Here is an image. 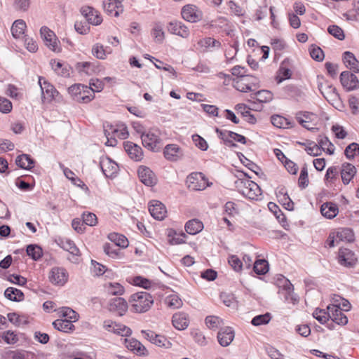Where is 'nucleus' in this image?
<instances>
[{"mask_svg": "<svg viewBox=\"0 0 359 359\" xmlns=\"http://www.w3.org/2000/svg\"><path fill=\"white\" fill-rule=\"evenodd\" d=\"M130 310L135 313H144L147 311L153 304L154 299L150 294L147 292H139L130 296Z\"/></svg>", "mask_w": 359, "mask_h": 359, "instance_id": "nucleus-1", "label": "nucleus"}, {"mask_svg": "<svg viewBox=\"0 0 359 359\" xmlns=\"http://www.w3.org/2000/svg\"><path fill=\"white\" fill-rule=\"evenodd\" d=\"M235 187L243 196L250 200H257L261 196V189L257 183L249 179H238Z\"/></svg>", "mask_w": 359, "mask_h": 359, "instance_id": "nucleus-2", "label": "nucleus"}, {"mask_svg": "<svg viewBox=\"0 0 359 359\" xmlns=\"http://www.w3.org/2000/svg\"><path fill=\"white\" fill-rule=\"evenodd\" d=\"M143 146L150 151L158 152L163 147L161 132L158 128H151L141 135Z\"/></svg>", "mask_w": 359, "mask_h": 359, "instance_id": "nucleus-3", "label": "nucleus"}, {"mask_svg": "<svg viewBox=\"0 0 359 359\" xmlns=\"http://www.w3.org/2000/svg\"><path fill=\"white\" fill-rule=\"evenodd\" d=\"M68 93L78 102L88 103L93 99L92 88L80 83L69 87Z\"/></svg>", "mask_w": 359, "mask_h": 359, "instance_id": "nucleus-4", "label": "nucleus"}, {"mask_svg": "<svg viewBox=\"0 0 359 359\" xmlns=\"http://www.w3.org/2000/svg\"><path fill=\"white\" fill-rule=\"evenodd\" d=\"M189 189L192 191H202L212 185L202 172L191 173L187 178Z\"/></svg>", "mask_w": 359, "mask_h": 359, "instance_id": "nucleus-5", "label": "nucleus"}, {"mask_svg": "<svg viewBox=\"0 0 359 359\" xmlns=\"http://www.w3.org/2000/svg\"><path fill=\"white\" fill-rule=\"evenodd\" d=\"M184 20L189 22H196L203 18L202 12L194 5L188 4L184 6L181 12Z\"/></svg>", "mask_w": 359, "mask_h": 359, "instance_id": "nucleus-6", "label": "nucleus"}, {"mask_svg": "<svg viewBox=\"0 0 359 359\" xmlns=\"http://www.w3.org/2000/svg\"><path fill=\"white\" fill-rule=\"evenodd\" d=\"M41 38L46 46L54 52H60V48L57 45V40L55 33L47 27H42L40 29Z\"/></svg>", "mask_w": 359, "mask_h": 359, "instance_id": "nucleus-7", "label": "nucleus"}, {"mask_svg": "<svg viewBox=\"0 0 359 359\" xmlns=\"http://www.w3.org/2000/svg\"><path fill=\"white\" fill-rule=\"evenodd\" d=\"M340 81L344 88L347 90H354L359 88V81L357 76L348 71L341 72Z\"/></svg>", "mask_w": 359, "mask_h": 359, "instance_id": "nucleus-8", "label": "nucleus"}, {"mask_svg": "<svg viewBox=\"0 0 359 359\" xmlns=\"http://www.w3.org/2000/svg\"><path fill=\"white\" fill-rule=\"evenodd\" d=\"M142 332L143 333L144 337L152 344L159 347H164L166 348L171 347V342L165 337L156 334L154 332L150 330H142Z\"/></svg>", "mask_w": 359, "mask_h": 359, "instance_id": "nucleus-9", "label": "nucleus"}, {"mask_svg": "<svg viewBox=\"0 0 359 359\" xmlns=\"http://www.w3.org/2000/svg\"><path fill=\"white\" fill-rule=\"evenodd\" d=\"M100 166L107 177H113L118 169L117 163L107 156L100 158Z\"/></svg>", "mask_w": 359, "mask_h": 359, "instance_id": "nucleus-10", "label": "nucleus"}, {"mask_svg": "<svg viewBox=\"0 0 359 359\" xmlns=\"http://www.w3.org/2000/svg\"><path fill=\"white\" fill-rule=\"evenodd\" d=\"M167 29L170 34L177 35L184 39L188 38L190 34L189 28L180 21L170 22Z\"/></svg>", "mask_w": 359, "mask_h": 359, "instance_id": "nucleus-11", "label": "nucleus"}, {"mask_svg": "<svg viewBox=\"0 0 359 359\" xmlns=\"http://www.w3.org/2000/svg\"><path fill=\"white\" fill-rule=\"evenodd\" d=\"M327 310L329 311L330 318L332 322L339 325H345L348 323V318L342 312V310L339 306L335 305H329L327 307Z\"/></svg>", "mask_w": 359, "mask_h": 359, "instance_id": "nucleus-12", "label": "nucleus"}, {"mask_svg": "<svg viewBox=\"0 0 359 359\" xmlns=\"http://www.w3.org/2000/svg\"><path fill=\"white\" fill-rule=\"evenodd\" d=\"M39 83L42 93V100L50 102L58 95V92L55 87L46 81L41 82V78L39 77Z\"/></svg>", "mask_w": 359, "mask_h": 359, "instance_id": "nucleus-13", "label": "nucleus"}, {"mask_svg": "<svg viewBox=\"0 0 359 359\" xmlns=\"http://www.w3.org/2000/svg\"><path fill=\"white\" fill-rule=\"evenodd\" d=\"M81 13L89 24H92L93 25H99L102 22V18L99 12L95 11L92 7H82L81 9Z\"/></svg>", "mask_w": 359, "mask_h": 359, "instance_id": "nucleus-14", "label": "nucleus"}, {"mask_svg": "<svg viewBox=\"0 0 359 359\" xmlns=\"http://www.w3.org/2000/svg\"><path fill=\"white\" fill-rule=\"evenodd\" d=\"M137 172L140 181L146 186L152 187L156 184V176L149 168L140 166Z\"/></svg>", "mask_w": 359, "mask_h": 359, "instance_id": "nucleus-15", "label": "nucleus"}, {"mask_svg": "<svg viewBox=\"0 0 359 359\" xmlns=\"http://www.w3.org/2000/svg\"><path fill=\"white\" fill-rule=\"evenodd\" d=\"M149 211L156 219L162 220L165 217L167 211L165 205L158 201H151L149 205Z\"/></svg>", "mask_w": 359, "mask_h": 359, "instance_id": "nucleus-16", "label": "nucleus"}, {"mask_svg": "<svg viewBox=\"0 0 359 359\" xmlns=\"http://www.w3.org/2000/svg\"><path fill=\"white\" fill-rule=\"evenodd\" d=\"M68 275L65 269L53 268L49 274V280L54 285H63L67 281Z\"/></svg>", "mask_w": 359, "mask_h": 359, "instance_id": "nucleus-17", "label": "nucleus"}, {"mask_svg": "<svg viewBox=\"0 0 359 359\" xmlns=\"http://www.w3.org/2000/svg\"><path fill=\"white\" fill-rule=\"evenodd\" d=\"M295 118L300 125L309 130L316 129L311 126V123L316 119V115L309 111H299Z\"/></svg>", "mask_w": 359, "mask_h": 359, "instance_id": "nucleus-18", "label": "nucleus"}, {"mask_svg": "<svg viewBox=\"0 0 359 359\" xmlns=\"http://www.w3.org/2000/svg\"><path fill=\"white\" fill-rule=\"evenodd\" d=\"M108 308L110 311L123 316L128 310V304L123 298L115 297L110 300Z\"/></svg>", "mask_w": 359, "mask_h": 359, "instance_id": "nucleus-19", "label": "nucleus"}, {"mask_svg": "<svg viewBox=\"0 0 359 359\" xmlns=\"http://www.w3.org/2000/svg\"><path fill=\"white\" fill-rule=\"evenodd\" d=\"M104 327L109 332H114L122 337L130 336L132 333L130 328L128 327L109 320L104 321Z\"/></svg>", "mask_w": 359, "mask_h": 359, "instance_id": "nucleus-20", "label": "nucleus"}, {"mask_svg": "<svg viewBox=\"0 0 359 359\" xmlns=\"http://www.w3.org/2000/svg\"><path fill=\"white\" fill-rule=\"evenodd\" d=\"M234 337V331L231 327L221 328L217 334L218 342L222 346H228L233 340Z\"/></svg>", "mask_w": 359, "mask_h": 359, "instance_id": "nucleus-21", "label": "nucleus"}, {"mask_svg": "<svg viewBox=\"0 0 359 359\" xmlns=\"http://www.w3.org/2000/svg\"><path fill=\"white\" fill-rule=\"evenodd\" d=\"M318 88L323 97L330 103H332L339 98L336 88L328 83L319 84Z\"/></svg>", "mask_w": 359, "mask_h": 359, "instance_id": "nucleus-22", "label": "nucleus"}, {"mask_svg": "<svg viewBox=\"0 0 359 359\" xmlns=\"http://www.w3.org/2000/svg\"><path fill=\"white\" fill-rule=\"evenodd\" d=\"M165 158L171 161H176L183 156L182 149L175 144H168L163 151Z\"/></svg>", "mask_w": 359, "mask_h": 359, "instance_id": "nucleus-23", "label": "nucleus"}, {"mask_svg": "<svg viewBox=\"0 0 359 359\" xmlns=\"http://www.w3.org/2000/svg\"><path fill=\"white\" fill-rule=\"evenodd\" d=\"M124 149L131 159L135 161L142 159L143 151L139 145L128 141L124 143Z\"/></svg>", "mask_w": 359, "mask_h": 359, "instance_id": "nucleus-24", "label": "nucleus"}, {"mask_svg": "<svg viewBox=\"0 0 359 359\" xmlns=\"http://www.w3.org/2000/svg\"><path fill=\"white\" fill-rule=\"evenodd\" d=\"M338 259L341 265L351 266L355 264L357 258L351 250L341 248L339 251Z\"/></svg>", "mask_w": 359, "mask_h": 359, "instance_id": "nucleus-25", "label": "nucleus"}, {"mask_svg": "<svg viewBox=\"0 0 359 359\" xmlns=\"http://www.w3.org/2000/svg\"><path fill=\"white\" fill-rule=\"evenodd\" d=\"M279 282L282 283L283 285L280 287V293H283L284 297L285 300L288 301L290 300L291 302H294L296 301V298L294 297L293 294V285L290 282V280L287 278H285L284 276H282L281 278L278 280Z\"/></svg>", "mask_w": 359, "mask_h": 359, "instance_id": "nucleus-26", "label": "nucleus"}, {"mask_svg": "<svg viewBox=\"0 0 359 359\" xmlns=\"http://www.w3.org/2000/svg\"><path fill=\"white\" fill-rule=\"evenodd\" d=\"M124 343L128 349L133 351L138 355H145L147 354V350L145 346L135 339H125Z\"/></svg>", "mask_w": 359, "mask_h": 359, "instance_id": "nucleus-27", "label": "nucleus"}, {"mask_svg": "<svg viewBox=\"0 0 359 359\" xmlns=\"http://www.w3.org/2000/svg\"><path fill=\"white\" fill-rule=\"evenodd\" d=\"M252 77L247 76H241V78H237L233 80V87L241 92H248L253 90L252 85Z\"/></svg>", "mask_w": 359, "mask_h": 359, "instance_id": "nucleus-28", "label": "nucleus"}, {"mask_svg": "<svg viewBox=\"0 0 359 359\" xmlns=\"http://www.w3.org/2000/svg\"><path fill=\"white\" fill-rule=\"evenodd\" d=\"M172 323L176 329L184 330L189 326V320L186 313L179 312L172 316Z\"/></svg>", "mask_w": 359, "mask_h": 359, "instance_id": "nucleus-29", "label": "nucleus"}, {"mask_svg": "<svg viewBox=\"0 0 359 359\" xmlns=\"http://www.w3.org/2000/svg\"><path fill=\"white\" fill-rule=\"evenodd\" d=\"M355 173L356 168L353 165L349 163H345L342 164L341 169V177L344 184H348L352 178L355 176Z\"/></svg>", "mask_w": 359, "mask_h": 359, "instance_id": "nucleus-30", "label": "nucleus"}, {"mask_svg": "<svg viewBox=\"0 0 359 359\" xmlns=\"http://www.w3.org/2000/svg\"><path fill=\"white\" fill-rule=\"evenodd\" d=\"M103 8L107 13L115 17H118L123 11L122 4L118 5L116 2H113L109 0H105L103 2Z\"/></svg>", "mask_w": 359, "mask_h": 359, "instance_id": "nucleus-31", "label": "nucleus"}, {"mask_svg": "<svg viewBox=\"0 0 359 359\" xmlns=\"http://www.w3.org/2000/svg\"><path fill=\"white\" fill-rule=\"evenodd\" d=\"M321 214L327 219L335 217L339 212L337 204L333 203H325L320 207Z\"/></svg>", "mask_w": 359, "mask_h": 359, "instance_id": "nucleus-32", "label": "nucleus"}, {"mask_svg": "<svg viewBox=\"0 0 359 359\" xmlns=\"http://www.w3.org/2000/svg\"><path fill=\"white\" fill-rule=\"evenodd\" d=\"M336 238L339 241L351 243L355 240L354 233L349 228H341L336 232Z\"/></svg>", "mask_w": 359, "mask_h": 359, "instance_id": "nucleus-33", "label": "nucleus"}, {"mask_svg": "<svg viewBox=\"0 0 359 359\" xmlns=\"http://www.w3.org/2000/svg\"><path fill=\"white\" fill-rule=\"evenodd\" d=\"M203 229V223L197 219H193L188 221L185 224L187 233L191 235H195Z\"/></svg>", "mask_w": 359, "mask_h": 359, "instance_id": "nucleus-34", "label": "nucleus"}, {"mask_svg": "<svg viewBox=\"0 0 359 359\" xmlns=\"http://www.w3.org/2000/svg\"><path fill=\"white\" fill-rule=\"evenodd\" d=\"M59 245L66 251L74 256H79L80 252L75 243L69 238H63L59 241Z\"/></svg>", "mask_w": 359, "mask_h": 359, "instance_id": "nucleus-35", "label": "nucleus"}, {"mask_svg": "<svg viewBox=\"0 0 359 359\" xmlns=\"http://www.w3.org/2000/svg\"><path fill=\"white\" fill-rule=\"evenodd\" d=\"M27 27L26 23L22 20H15L11 27V33L15 39H20L24 34Z\"/></svg>", "mask_w": 359, "mask_h": 359, "instance_id": "nucleus-36", "label": "nucleus"}, {"mask_svg": "<svg viewBox=\"0 0 359 359\" xmlns=\"http://www.w3.org/2000/svg\"><path fill=\"white\" fill-rule=\"evenodd\" d=\"M15 163L22 169L29 170L34 167V161L30 156L21 154L16 158Z\"/></svg>", "mask_w": 359, "mask_h": 359, "instance_id": "nucleus-37", "label": "nucleus"}, {"mask_svg": "<svg viewBox=\"0 0 359 359\" xmlns=\"http://www.w3.org/2000/svg\"><path fill=\"white\" fill-rule=\"evenodd\" d=\"M271 121L275 127L279 128H289L293 127V123L291 121L280 115H273L271 117Z\"/></svg>", "mask_w": 359, "mask_h": 359, "instance_id": "nucleus-38", "label": "nucleus"}, {"mask_svg": "<svg viewBox=\"0 0 359 359\" xmlns=\"http://www.w3.org/2000/svg\"><path fill=\"white\" fill-rule=\"evenodd\" d=\"M55 329L63 332H69L74 330V325L72 323L65 319H57L53 323Z\"/></svg>", "mask_w": 359, "mask_h": 359, "instance_id": "nucleus-39", "label": "nucleus"}, {"mask_svg": "<svg viewBox=\"0 0 359 359\" xmlns=\"http://www.w3.org/2000/svg\"><path fill=\"white\" fill-rule=\"evenodd\" d=\"M4 295L8 299L13 302H21L24 299L23 292L15 287H8L5 292Z\"/></svg>", "mask_w": 359, "mask_h": 359, "instance_id": "nucleus-40", "label": "nucleus"}, {"mask_svg": "<svg viewBox=\"0 0 359 359\" xmlns=\"http://www.w3.org/2000/svg\"><path fill=\"white\" fill-rule=\"evenodd\" d=\"M108 238L113 243H114L116 246L121 247L122 248H126L128 246V241L127 238L118 233H110L108 235Z\"/></svg>", "mask_w": 359, "mask_h": 359, "instance_id": "nucleus-41", "label": "nucleus"}, {"mask_svg": "<svg viewBox=\"0 0 359 359\" xmlns=\"http://www.w3.org/2000/svg\"><path fill=\"white\" fill-rule=\"evenodd\" d=\"M343 60L344 64L347 67L353 69L355 72H359L358 62L352 53L349 51H346L344 53Z\"/></svg>", "mask_w": 359, "mask_h": 359, "instance_id": "nucleus-42", "label": "nucleus"}, {"mask_svg": "<svg viewBox=\"0 0 359 359\" xmlns=\"http://www.w3.org/2000/svg\"><path fill=\"white\" fill-rule=\"evenodd\" d=\"M252 97L259 102L266 103L272 100L273 93L269 90H262L255 93Z\"/></svg>", "mask_w": 359, "mask_h": 359, "instance_id": "nucleus-43", "label": "nucleus"}, {"mask_svg": "<svg viewBox=\"0 0 359 359\" xmlns=\"http://www.w3.org/2000/svg\"><path fill=\"white\" fill-rule=\"evenodd\" d=\"M60 315L65 320L73 323L79 320L78 313L69 307H62L60 311Z\"/></svg>", "mask_w": 359, "mask_h": 359, "instance_id": "nucleus-44", "label": "nucleus"}, {"mask_svg": "<svg viewBox=\"0 0 359 359\" xmlns=\"http://www.w3.org/2000/svg\"><path fill=\"white\" fill-rule=\"evenodd\" d=\"M318 144L322 150H327V152L329 154H332L334 151V147L333 144L329 140L328 137L326 136H319L318 140Z\"/></svg>", "mask_w": 359, "mask_h": 359, "instance_id": "nucleus-45", "label": "nucleus"}, {"mask_svg": "<svg viewBox=\"0 0 359 359\" xmlns=\"http://www.w3.org/2000/svg\"><path fill=\"white\" fill-rule=\"evenodd\" d=\"M278 197L279 198V202L288 210H293L294 203L289 197L288 194L285 192L283 189L279 191Z\"/></svg>", "mask_w": 359, "mask_h": 359, "instance_id": "nucleus-46", "label": "nucleus"}, {"mask_svg": "<svg viewBox=\"0 0 359 359\" xmlns=\"http://www.w3.org/2000/svg\"><path fill=\"white\" fill-rule=\"evenodd\" d=\"M104 287L107 292L112 295H121L124 292L123 287L118 283H109Z\"/></svg>", "mask_w": 359, "mask_h": 359, "instance_id": "nucleus-47", "label": "nucleus"}, {"mask_svg": "<svg viewBox=\"0 0 359 359\" xmlns=\"http://www.w3.org/2000/svg\"><path fill=\"white\" fill-rule=\"evenodd\" d=\"M254 271L258 275H264L269 271V264L265 259H258L254 263Z\"/></svg>", "mask_w": 359, "mask_h": 359, "instance_id": "nucleus-48", "label": "nucleus"}, {"mask_svg": "<svg viewBox=\"0 0 359 359\" xmlns=\"http://www.w3.org/2000/svg\"><path fill=\"white\" fill-rule=\"evenodd\" d=\"M205 324L208 328L215 330L223 325L224 322L217 316H209L205 318Z\"/></svg>", "mask_w": 359, "mask_h": 359, "instance_id": "nucleus-49", "label": "nucleus"}, {"mask_svg": "<svg viewBox=\"0 0 359 359\" xmlns=\"http://www.w3.org/2000/svg\"><path fill=\"white\" fill-rule=\"evenodd\" d=\"M27 254L34 260L39 259L42 256L41 248L36 245H29L27 247Z\"/></svg>", "mask_w": 359, "mask_h": 359, "instance_id": "nucleus-50", "label": "nucleus"}, {"mask_svg": "<svg viewBox=\"0 0 359 359\" xmlns=\"http://www.w3.org/2000/svg\"><path fill=\"white\" fill-rule=\"evenodd\" d=\"M151 34L156 42L161 43L165 38V33L162 25L160 24H156L154 27L152 29Z\"/></svg>", "mask_w": 359, "mask_h": 359, "instance_id": "nucleus-51", "label": "nucleus"}, {"mask_svg": "<svg viewBox=\"0 0 359 359\" xmlns=\"http://www.w3.org/2000/svg\"><path fill=\"white\" fill-rule=\"evenodd\" d=\"M344 154L348 159L359 155V144L355 142L350 144L345 149Z\"/></svg>", "mask_w": 359, "mask_h": 359, "instance_id": "nucleus-52", "label": "nucleus"}, {"mask_svg": "<svg viewBox=\"0 0 359 359\" xmlns=\"http://www.w3.org/2000/svg\"><path fill=\"white\" fill-rule=\"evenodd\" d=\"M52 69L58 74L64 77H68L70 76V69H65V72H60V69L64 66V64L52 60L50 62Z\"/></svg>", "mask_w": 359, "mask_h": 359, "instance_id": "nucleus-53", "label": "nucleus"}, {"mask_svg": "<svg viewBox=\"0 0 359 359\" xmlns=\"http://www.w3.org/2000/svg\"><path fill=\"white\" fill-rule=\"evenodd\" d=\"M271 320V315L269 313H266L263 315H258L254 317L251 321V323L254 326H259L262 325H266L269 323Z\"/></svg>", "mask_w": 359, "mask_h": 359, "instance_id": "nucleus-54", "label": "nucleus"}, {"mask_svg": "<svg viewBox=\"0 0 359 359\" xmlns=\"http://www.w3.org/2000/svg\"><path fill=\"white\" fill-rule=\"evenodd\" d=\"M313 317L321 324L325 323L330 319L329 311L316 309L313 313Z\"/></svg>", "mask_w": 359, "mask_h": 359, "instance_id": "nucleus-55", "label": "nucleus"}, {"mask_svg": "<svg viewBox=\"0 0 359 359\" xmlns=\"http://www.w3.org/2000/svg\"><path fill=\"white\" fill-rule=\"evenodd\" d=\"M198 45L201 47L208 48V47H217L219 48L221 46V43L215 40L213 38L211 37H207L205 39H203L198 41Z\"/></svg>", "mask_w": 359, "mask_h": 359, "instance_id": "nucleus-56", "label": "nucleus"}, {"mask_svg": "<svg viewBox=\"0 0 359 359\" xmlns=\"http://www.w3.org/2000/svg\"><path fill=\"white\" fill-rule=\"evenodd\" d=\"M2 338L8 344H15L18 341V334L15 332L11 330L4 332L2 334Z\"/></svg>", "mask_w": 359, "mask_h": 359, "instance_id": "nucleus-57", "label": "nucleus"}, {"mask_svg": "<svg viewBox=\"0 0 359 359\" xmlns=\"http://www.w3.org/2000/svg\"><path fill=\"white\" fill-rule=\"evenodd\" d=\"M305 150L308 154L313 156H317L321 154V148L319 147L318 144L313 142H309L306 146Z\"/></svg>", "mask_w": 359, "mask_h": 359, "instance_id": "nucleus-58", "label": "nucleus"}, {"mask_svg": "<svg viewBox=\"0 0 359 359\" xmlns=\"http://www.w3.org/2000/svg\"><path fill=\"white\" fill-rule=\"evenodd\" d=\"M329 34L339 40H343L345 38L344 31L337 25H330L327 28Z\"/></svg>", "mask_w": 359, "mask_h": 359, "instance_id": "nucleus-59", "label": "nucleus"}, {"mask_svg": "<svg viewBox=\"0 0 359 359\" xmlns=\"http://www.w3.org/2000/svg\"><path fill=\"white\" fill-rule=\"evenodd\" d=\"M311 57L316 61H322L324 59V53L320 47L312 45L309 49Z\"/></svg>", "mask_w": 359, "mask_h": 359, "instance_id": "nucleus-60", "label": "nucleus"}, {"mask_svg": "<svg viewBox=\"0 0 359 359\" xmlns=\"http://www.w3.org/2000/svg\"><path fill=\"white\" fill-rule=\"evenodd\" d=\"M228 262L235 271L238 272L242 270L243 263L236 255L229 256Z\"/></svg>", "mask_w": 359, "mask_h": 359, "instance_id": "nucleus-61", "label": "nucleus"}, {"mask_svg": "<svg viewBox=\"0 0 359 359\" xmlns=\"http://www.w3.org/2000/svg\"><path fill=\"white\" fill-rule=\"evenodd\" d=\"M24 43L25 48L29 52L35 53L38 50V45L36 43V41L34 39L27 35L24 36Z\"/></svg>", "mask_w": 359, "mask_h": 359, "instance_id": "nucleus-62", "label": "nucleus"}, {"mask_svg": "<svg viewBox=\"0 0 359 359\" xmlns=\"http://www.w3.org/2000/svg\"><path fill=\"white\" fill-rule=\"evenodd\" d=\"M82 218L83 223L90 226H95L97 223L96 215L92 212L83 213Z\"/></svg>", "mask_w": 359, "mask_h": 359, "instance_id": "nucleus-63", "label": "nucleus"}, {"mask_svg": "<svg viewBox=\"0 0 359 359\" xmlns=\"http://www.w3.org/2000/svg\"><path fill=\"white\" fill-rule=\"evenodd\" d=\"M167 303L170 307L180 308L182 305L181 299L176 294H171L167 297Z\"/></svg>", "mask_w": 359, "mask_h": 359, "instance_id": "nucleus-64", "label": "nucleus"}]
</instances>
